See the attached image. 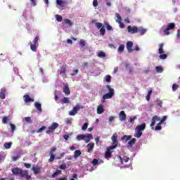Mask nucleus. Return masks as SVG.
Listing matches in <instances>:
<instances>
[{
  "label": "nucleus",
  "mask_w": 180,
  "mask_h": 180,
  "mask_svg": "<svg viewBox=\"0 0 180 180\" xmlns=\"http://www.w3.org/2000/svg\"><path fill=\"white\" fill-rule=\"evenodd\" d=\"M146 130V123H142L139 125H137L135 128L134 137L136 139H140L143 136V131Z\"/></svg>",
  "instance_id": "obj_1"
},
{
  "label": "nucleus",
  "mask_w": 180,
  "mask_h": 180,
  "mask_svg": "<svg viewBox=\"0 0 180 180\" xmlns=\"http://www.w3.org/2000/svg\"><path fill=\"white\" fill-rule=\"evenodd\" d=\"M76 139L77 140H78V141H81V140H84L85 143H89V141H91V140L94 139V136L91 135V134H87L86 135L80 134L77 135Z\"/></svg>",
  "instance_id": "obj_2"
},
{
  "label": "nucleus",
  "mask_w": 180,
  "mask_h": 180,
  "mask_svg": "<svg viewBox=\"0 0 180 180\" xmlns=\"http://www.w3.org/2000/svg\"><path fill=\"white\" fill-rule=\"evenodd\" d=\"M166 120H167L166 115L163 116L162 119L158 115H155L152 118V122L150 123V127H153V126H155V122H160L159 123L162 124V123H164V122H165Z\"/></svg>",
  "instance_id": "obj_3"
},
{
  "label": "nucleus",
  "mask_w": 180,
  "mask_h": 180,
  "mask_svg": "<svg viewBox=\"0 0 180 180\" xmlns=\"http://www.w3.org/2000/svg\"><path fill=\"white\" fill-rule=\"evenodd\" d=\"M105 87L108 89L109 92L103 96V99H112L115 96V89L110 87V85H106Z\"/></svg>",
  "instance_id": "obj_4"
},
{
  "label": "nucleus",
  "mask_w": 180,
  "mask_h": 180,
  "mask_svg": "<svg viewBox=\"0 0 180 180\" xmlns=\"http://www.w3.org/2000/svg\"><path fill=\"white\" fill-rule=\"evenodd\" d=\"M91 23H95V26L97 29H100V34L101 36H105V33H106V30L105 27H103V24L101 22H96V20H93Z\"/></svg>",
  "instance_id": "obj_5"
},
{
  "label": "nucleus",
  "mask_w": 180,
  "mask_h": 180,
  "mask_svg": "<svg viewBox=\"0 0 180 180\" xmlns=\"http://www.w3.org/2000/svg\"><path fill=\"white\" fill-rule=\"evenodd\" d=\"M57 127H58V123H52V124L48 127V130H46V134H53V133H54V131L56 130V129H57Z\"/></svg>",
  "instance_id": "obj_6"
},
{
  "label": "nucleus",
  "mask_w": 180,
  "mask_h": 180,
  "mask_svg": "<svg viewBox=\"0 0 180 180\" xmlns=\"http://www.w3.org/2000/svg\"><path fill=\"white\" fill-rule=\"evenodd\" d=\"M175 29V23L170 22L167 25V27L164 30L163 33L168 36L169 34V30H174Z\"/></svg>",
  "instance_id": "obj_7"
},
{
  "label": "nucleus",
  "mask_w": 180,
  "mask_h": 180,
  "mask_svg": "<svg viewBox=\"0 0 180 180\" xmlns=\"http://www.w3.org/2000/svg\"><path fill=\"white\" fill-rule=\"evenodd\" d=\"M20 176L21 178H25L27 180L32 179V176L29 175V170H23L21 169V172L20 173Z\"/></svg>",
  "instance_id": "obj_8"
},
{
  "label": "nucleus",
  "mask_w": 180,
  "mask_h": 180,
  "mask_svg": "<svg viewBox=\"0 0 180 180\" xmlns=\"http://www.w3.org/2000/svg\"><path fill=\"white\" fill-rule=\"evenodd\" d=\"M56 151H57V148L53 147L51 148L49 153L50 158L49 159V162H53V161L56 160V155H54V153H56Z\"/></svg>",
  "instance_id": "obj_9"
},
{
  "label": "nucleus",
  "mask_w": 180,
  "mask_h": 180,
  "mask_svg": "<svg viewBox=\"0 0 180 180\" xmlns=\"http://www.w3.org/2000/svg\"><path fill=\"white\" fill-rule=\"evenodd\" d=\"M111 140L112 141V146H110V148H116L117 144H119V141H117V134H114L111 137Z\"/></svg>",
  "instance_id": "obj_10"
},
{
  "label": "nucleus",
  "mask_w": 180,
  "mask_h": 180,
  "mask_svg": "<svg viewBox=\"0 0 180 180\" xmlns=\"http://www.w3.org/2000/svg\"><path fill=\"white\" fill-rule=\"evenodd\" d=\"M138 28L139 27L137 26L129 25L127 27L128 33H131V34H135V33H137Z\"/></svg>",
  "instance_id": "obj_11"
},
{
  "label": "nucleus",
  "mask_w": 180,
  "mask_h": 180,
  "mask_svg": "<svg viewBox=\"0 0 180 180\" xmlns=\"http://www.w3.org/2000/svg\"><path fill=\"white\" fill-rule=\"evenodd\" d=\"M79 109V105L75 106L72 110L69 112L70 116H75L78 113V110Z\"/></svg>",
  "instance_id": "obj_12"
},
{
  "label": "nucleus",
  "mask_w": 180,
  "mask_h": 180,
  "mask_svg": "<svg viewBox=\"0 0 180 180\" xmlns=\"http://www.w3.org/2000/svg\"><path fill=\"white\" fill-rule=\"evenodd\" d=\"M112 150H115V148H110V146L107 148V150L105 153V158H112Z\"/></svg>",
  "instance_id": "obj_13"
},
{
  "label": "nucleus",
  "mask_w": 180,
  "mask_h": 180,
  "mask_svg": "<svg viewBox=\"0 0 180 180\" xmlns=\"http://www.w3.org/2000/svg\"><path fill=\"white\" fill-rule=\"evenodd\" d=\"M23 101L25 102V103H29L30 102H34V99L30 98V96L29 94H25L23 96Z\"/></svg>",
  "instance_id": "obj_14"
},
{
  "label": "nucleus",
  "mask_w": 180,
  "mask_h": 180,
  "mask_svg": "<svg viewBox=\"0 0 180 180\" xmlns=\"http://www.w3.org/2000/svg\"><path fill=\"white\" fill-rule=\"evenodd\" d=\"M133 47V41H129L127 42V50L129 51V53H133L134 51V49H131Z\"/></svg>",
  "instance_id": "obj_15"
},
{
  "label": "nucleus",
  "mask_w": 180,
  "mask_h": 180,
  "mask_svg": "<svg viewBox=\"0 0 180 180\" xmlns=\"http://www.w3.org/2000/svg\"><path fill=\"white\" fill-rule=\"evenodd\" d=\"M119 117L121 122H124V120H126V118L127 117V115H126V112L122 110L119 113Z\"/></svg>",
  "instance_id": "obj_16"
},
{
  "label": "nucleus",
  "mask_w": 180,
  "mask_h": 180,
  "mask_svg": "<svg viewBox=\"0 0 180 180\" xmlns=\"http://www.w3.org/2000/svg\"><path fill=\"white\" fill-rule=\"evenodd\" d=\"M22 171V169L19 167H15L11 169V172L15 176L20 175V172Z\"/></svg>",
  "instance_id": "obj_17"
},
{
  "label": "nucleus",
  "mask_w": 180,
  "mask_h": 180,
  "mask_svg": "<svg viewBox=\"0 0 180 180\" xmlns=\"http://www.w3.org/2000/svg\"><path fill=\"white\" fill-rule=\"evenodd\" d=\"M66 72H67V68H65V66H61L60 75H61L63 77H65V78H67V76L65 75Z\"/></svg>",
  "instance_id": "obj_18"
},
{
  "label": "nucleus",
  "mask_w": 180,
  "mask_h": 180,
  "mask_svg": "<svg viewBox=\"0 0 180 180\" xmlns=\"http://www.w3.org/2000/svg\"><path fill=\"white\" fill-rule=\"evenodd\" d=\"M56 4L59 6H62V7L67 6V5H68V3L66 1H63V0H56Z\"/></svg>",
  "instance_id": "obj_19"
},
{
  "label": "nucleus",
  "mask_w": 180,
  "mask_h": 180,
  "mask_svg": "<svg viewBox=\"0 0 180 180\" xmlns=\"http://www.w3.org/2000/svg\"><path fill=\"white\" fill-rule=\"evenodd\" d=\"M146 32L147 29H145L143 27H138L137 33H139L141 36H143V34H146Z\"/></svg>",
  "instance_id": "obj_20"
},
{
  "label": "nucleus",
  "mask_w": 180,
  "mask_h": 180,
  "mask_svg": "<svg viewBox=\"0 0 180 180\" xmlns=\"http://www.w3.org/2000/svg\"><path fill=\"white\" fill-rule=\"evenodd\" d=\"M32 171H33V172L35 175H37V174H40V172L41 171V168L39 167V166L33 167H32Z\"/></svg>",
  "instance_id": "obj_21"
},
{
  "label": "nucleus",
  "mask_w": 180,
  "mask_h": 180,
  "mask_svg": "<svg viewBox=\"0 0 180 180\" xmlns=\"http://www.w3.org/2000/svg\"><path fill=\"white\" fill-rule=\"evenodd\" d=\"M95 147V144L94 143H89L87 145V153H92L94 151V148Z\"/></svg>",
  "instance_id": "obj_22"
},
{
  "label": "nucleus",
  "mask_w": 180,
  "mask_h": 180,
  "mask_svg": "<svg viewBox=\"0 0 180 180\" xmlns=\"http://www.w3.org/2000/svg\"><path fill=\"white\" fill-rule=\"evenodd\" d=\"M119 158L121 164H123V162H129V160H130V158L127 156H123V158H122L121 156H119Z\"/></svg>",
  "instance_id": "obj_23"
},
{
  "label": "nucleus",
  "mask_w": 180,
  "mask_h": 180,
  "mask_svg": "<svg viewBox=\"0 0 180 180\" xmlns=\"http://www.w3.org/2000/svg\"><path fill=\"white\" fill-rule=\"evenodd\" d=\"M63 92L66 95H70V94H71V91L70 90V87H68V84H66L63 86Z\"/></svg>",
  "instance_id": "obj_24"
},
{
  "label": "nucleus",
  "mask_w": 180,
  "mask_h": 180,
  "mask_svg": "<svg viewBox=\"0 0 180 180\" xmlns=\"http://www.w3.org/2000/svg\"><path fill=\"white\" fill-rule=\"evenodd\" d=\"M6 94V89H1L0 90V99H5Z\"/></svg>",
  "instance_id": "obj_25"
},
{
  "label": "nucleus",
  "mask_w": 180,
  "mask_h": 180,
  "mask_svg": "<svg viewBox=\"0 0 180 180\" xmlns=\"http://www.w3.org/2000/svg\"><path fill=\"white\" fill-rule=\"evenodd\" d=\"M105 112V110L103 109V105H100L97 107V113L98 115H102Z\"/></svg>",
  "instance_id": "obj_26"
},
{
  "label": "nucleus",
  "mask_w": 180,
  "mask_h": 180,
  "mask_svg": "<svg viewBox=\"0 0 180 180\" xmlns=\"http://www.w3.org/2000/svg\"><path fill=\"white\" fill-rule=\"evenodd\" d=\"M34 106L38 112H42L43 110L41 109V104L40 103L36 101L34 103Z\"/></svg>",
  "instance_id": "obj_27"
},
{
  "label": "nucleus",
  "mask_w": 180,
  "mask_h": 180,
  "mask_svg": "<svg viewBox=\"0 0 180 180\" xmlns=\"http://www.w3.org/2000/svg\"><path fill=\"white\" fill-rule=\"evenodd\" d=\"M9 120H11V116H4L2 119V123L6 124Z\"/></svg>",
  "instance_id": "obj_28"
},
{
  "label": "nucleus",
  "mask_w": 180,
  "mask_h": 180,
  "mask_svg": "<svg viewBox=\"0 0 180 180\" xmlns=\"http://www.w3.org/2000/svg\"><path fill=\"white\" fill-rule=\"evenodd\" d=\"M158 53L159 54H162V53H164V43H161L159 44Z\"/></svg>",
  "instance_id": "obj_29"
},
{
  "label": "nucleus",
  "mask_w": 180,
  "mask_h": 180,
  "mask_svg": "<svg viewBox=\"0 0 180 180\" xmlns=\"http://www.w3.org/2000/svg\"><path fill=\"white\" fill-rule=\"evenodd\" d=\"M121 140H125L126 143H127V141H129V140H131V135H124V136H122L121 138Z\"/></svg>",
  "instance_id": "obj_30"
},
{
  "label": "nucleus",
  "mask_w": 180,
  "mask_h": 180,
  "mask_svg": "<svg viewBox=\"0 0 180 180\" xmlns=\"http://www.w3.org/2000/svg\"><path fill=\"white\" fill-rule=\"evenodd\" d=\"M81 155V150H76L74 152V158L77 159L78 158V157H79Z\"/></svg>",
  "instance_id": "obj_31"
},
{
  "label": "nucleus",
  "mask_w": 180,
  "mask_h": 180,
  "mask_svg": "<svg viewBox=\"0 0 180 180\" xmlns=\"http://www.w3.org/2000/svg\"><path fill=\"white\" fill-rule=\"evenodd\" d=\"M136 141H137V139L134 138L131 140L129 141L128 144L130 147H131L134 144L136 143Z\"/></svg>",
  "instance_id": "obj_32"
},
{
  "label": "nucleus",
  "mask_w": 180,
  "mask_h": 180,
  "mask_svg": "<svg viewBox=\"0 0 180 180\" xmlns=\"http://www.w3.org/2000/svg\"><path fill=\"white\" fill-rule=\"evenodd\" d=\"M115 16L117 18V20H116L117 23H120L122 22V16H120V14L116 13Z\"/></svg>",
  "instance_id": "obj_33"
},
{
  "label": "nucleus",
  "mask_w": 180,
  "mask_h": 180,
  "mask_svg": "<svg viewBox=\"0 0 180 180\" xmlns=\"http://www.w3.org/2000/svg\"><path fill=\"white\" fill-rule=\"evenodd\" d=\"M155 103H156L157 106H158V108H162V101H161L160 99H157L155 101Z\"/></svg>",
  "instance_id": "obj_34"
},
{
  "label": "nucleus",
  "mask_w": 180,
  "mask_h": 180,
  "mask_svg": "<svg viewBox=\"0 0 180 180\" xmlns=\"http://www.w3.org/2000/svg\"><path fill=\"white\" fill-rule=\"evenodd\" d=\"M151 94H153V89H150L148 91V93L146 96V101H150V99L151 98Z\"/></svg>",
  "instance_id": "obj_35"
},
{
  "label": "nucleus",
  "mask_w": 180,
  "mask_h": 180,
  "mask_svg": "<svg viewBox=\"0 0 180 180\" xmlns=\"http://www.w3.org/2000/svg\"><path fill=\"white\" fill-rule=\"evenodd\" d=\"M118 53H123V51H124V44H120L118 50H117Z\"/></svg>",
  "instance_id": "obj_36"
},
{
  "label": "nucleus",
  "mask_w": 180,
  "mask_h": 180,
  "mask_svg": "<svg viewBox=\"0 0 180 180\" xmlns=\"http://www.w3.org/2000/svg\"><path fill=\"white\" fill-rule=\"evenodd\" d=\"M37 45H36L35 44H32L30 45V49L32 50V51H37Z\"/></svg>",
  "instance_id": "obj_37"
},
{
  "label": "nucleus",
  "mask_w": 180,
  "mask_h": 180,
  "mask_svg": "<svg viewBox=\"0 0 180 180\" xmlns=\"http://www.w3.org/2000/svg\"><path fill=\"white\" fill-rule=\"evenodd\" d=\"M104 25H105L107 30H113V28L108 23V22L104 21Z\"/></svg>",
  "instance_id": "obj_38"
},
{
  "label": "nucleus",
  "mask_w": 180,
  "mask_h": 180,
  "mask_svg": "<svg viewBox=\"0 0 180 180\" xmlns=\"http://www.w3.org/2000/svg\"><path fill=\"white\" fill-rule=\"evenodd\" d=\"M65 23L69 26H72V22L68 18L65 19Z\"/></svg>",
  "instance_id": "obj_39"
},
{
  "label": "nucleus",
  "mask_w": 180,
  "mask_h": 180,
  "mask_svg": "<svg viewBox=\"0 0 180 180\" xmlns=\"http://www.w3.org/2000/svg\"><path fill=\"white\" fill-rule=\"evenodd\" d=\"M105 82H110L112 81V77L109 75H107L105 77Z\"/></svg>",
  "instance_id": "obj_40"
},
{
  "label": "nucleus",
  "mask_w": 180,
  "mask_h": 180,
  "mask_svg": "<svg viewBox=\"0 0 180 180\" xmlns=\"http://www.w3.org/2000/svg\"><path fill=\"white\" fill-rule=\"evenodd\" d=\"M4 147H5V148H6L7 150H9V148H11V147H12V142L6 143L4 144Z\"/></svg>",
  "instance_id": "obj_41"
},
{
  "label": "nucleus",
  "mask_w": 180,
  "mask_h": 180,
  "mask_svg": "<svg viewBox=\"0 0 180 180\" xmlns=\"http://www.w3.org/2000/svg\"><path fill=\"white\" fill-rule=\"evenodd\" d=\"M57 22H63V16L60 15H56L55 16Z\"/></svg>",
  "instance_id": "obj_42"
},
{
  "label": "nucleus",
  "mask_w": 180,
  "mask_h": 180,
  "mask_svg": "<svg viewBox=\"0 0 180 180\" xmlns=\"http://www.w3.org/2000/svg\"><path fill=\"white\" fill-rule=\"evenodd\" d=\"M62 103H70V98H68L67 97H64L62 99Z\"/></svg>",
  "instance_id": "obj_43"
},
{
  "label": "nucleus",
  "mask_w": 180,
  "mask_h": 180,
  "mask_svg": "<svg viewBox=\"0 0 180 180\" xmlns=\"http://www.w3.org/2000/svg\"><path fill=\"white\" fill-rule=\"evenodd\" d=\"M161 124L160 122L158 123V124L156 125V127H155V130L157 131L158 130H161L162 129V127H161Z\"/></svg>",
  "instance_id": "obj_44"
},
{
  "label": "nucleus",
  "mask_w": 180,
  "mask_h": 180,
  "mask_svg": "<svg viewBox=\"0 0 180 180\" xmlns=\"http://www.w3.org/2000/svg\"><path fill=\"white\" fill-rule=\"evenodd\" d=\"M155 70H156L157 72H162V71H164V69H162V67H161V66H157L155 68Z\"/></svg>",
  "instance_id": "obj_45"
},
{
  "label": "nucleus",
  "mask_w": 180,
  "mask_h": 180,
  "mask_svg": "<svg viewBox=\"0 0 180 180\" xmlns=\"http://www.w3.org/2000/svg\"><path fill=\"white\" fill-rule=\"evenodd\" d=\"M79 44L81 46V47H85V46H86V43L85 42V41L84 39H81L79 41Z\"/></svg>",
  "instance_id": "obj_46"
},
{
  "label": "nucleus",
  "mask_w": 180,
  "mask_h": 180,
  "mask_svg": "<svg viewBox=\"0 0 180 180\" xmlns=\"http://www.w3.org/2000/svg\"><path fill=\"white\" fill-rule=\"evenodd\" d=\"M59 174H61V170H56V172L52 174V177L56 178Z\"/></svg>",
  "instance_id": "obj_47"
},
{
  "label": "nucleus",
  "mask_w": 180,
  "mask_h": 180,
  "mask_svg": "<svg viewBox=\"0 0 180 180\" xmlns=\"http://www.w3.org/2000/svg\"><path fill=\"white\" fill-rule=\"evenodd\" d=\"M179 88V85H178L176 84H174L172 85V91H176Z\"/></svg>",
  "instance_id": "obj_48"
},
{
  "label": "nucleus",
  "mask_w": 180,
  "mask_h": 180,
  "mask_svg": "<svg viewBox=\"0 0 180 180\" xmlns=\"http://www.w3.org/2000/svg\"><path fill=\"white\" fill-rule=\"evenodd\" d=\"M167 57H168V56L165 53L160 55V58H161V60H165Z\"/></svg>",
  "instance_id": "obj_49"
},
{
  "label": "nucleus",
  "mask_w": 180,
  "mask_h": 180,
  "mask_svg": "<svg viewBox=\"0 0 180 180\" xmlns=\"http://www.w3.org/2000/svg\"><path fill=\"white\" fill-rule=\"evenodd\" d=\"M137 117H131L129 120H128L129 123H133L134 120H136Z\"/></svg>",
  "instance_id": "obj_50"
},
{
  "label": "nucleus",
  "mask_w": 180,
  "mask_h": 180,
  "mask_svg": "<svg viewBox=\"0 0 180 180\" xmlns=\"http://www.w3.org/2000/svg\"><path fill=\"white\" fill-rule=\"evenodd\" d=\"M86 129H88V123L86 122L83 124L82 127V130L85 131L86 130Z\"/></svg>",
  "instance_id": "obj_51"
},
{
  "label": "nucleus",
  "mask_w": 180,
  "mask_h": 180,
  "mask_svg": "<svg viewBox=\"0 0 180 180\" xmlns=\"http://www.w3.org/2000/svg\"><path fill=\"white\" fill-rule=\"evenodd\" d=\"M98 57H106V53H105V52H103V51H101V52L98 53Z\"/></svg>",
  "instance_id": "obj_52"
},
{
  "label": "nucleus",
  "mask_w": 180,
  "mask_h": 180,
  "mask_svg": "<svg viewBox=\"0 0 180 180\" xmlns=\"http://www.w3.org/2000/svg\"><path fill=\"white\" fill-rule=\"evenodd\" d=\"M39 36H37L35 38H34V39L33 40V41H32V43H33V44H36V45H37L38 44V43H37V41H39Z\"/></svg>",
  "instance_id": "obj_53"
},
{
  "label": "nucleus",
  "mask_w": 180,
  "mask_h": 180,
  "mask_svg": "<svg viewBox=\"0 0 180 180\" xmlns=\"http://www.w3.org/2000/svg\"><path fill=\"white\" fill-rule=\"evenodd\" d=\"M65 155V153H60L58 157L56 158V160H60V158H63Z\"/></svg>",
  "instance_id": "obj_54"
},
{
  "label": "nucleus",
  "mask_w": 180,
  "mask_h": 180,
  "mask_svg": "<svg viewBox=\"0 0 180 180\" xmlns=\"http://www.w3.org/2000/svg\"><path fill=\"white\" fill-rule=\"evenodd\" d=\"M98 164H99V160H98L97 159H94L92 161V165H98Z\"/></svg>",
  "instance_id": "obj_55"
},
{
  "label": "nucleus",
  "mask_w": 180,
  "mask_h": 180,
  "mask_svg": "<svg viewBox=\"0 0 180 180\" xmlns=\"http://www.w3.org/2000/svg\"><path fill=\"white\" fill-rule=\"evenodd\" d=\"M46 129V126H43L41 128H39L38 129V131H37V133H41V131H44V130Z\"/></svg>",
  "instance_id": "obj_56"
},
{
  "label": "nucleus",
  "mask_w": 180,
  "mask_h": 180,
  "mask_svg": "<svg viewBox=\"0 0 180 180\" xmlns=\"http://www.w3.org/2000/svg\"><path fill=\"white\" fill-rule=\"evenodd\" d=\"M10 126L11 128V131L14 132L16 129V126L12 123L10 124Z\"/></svg>",
  "instance_id": "obj_57"
},
{
  "label": "nucleus",
  "mask_w": 180,
  "mask_h": 180,
  "mask_svg": "<svg viewBox=\"0 0 180 180\" xmlns=\"http://www.w3.org/2000/svg\"><path fill=\"white\" fill-rule=\"evenodd\" d=\"M79 70L78 69H75L73 70V73L71 74L72 77H74L75 75H77Z\"/></svg>",
  "instance_id": "obj_58"
},
{
  "label": "nucleus",
  "mask_w": 180,
  "mask_h": 180,
  "mask_svg": "<svg viewBox=\"0 0 180 180\" xmlns=\"http://www.w3.org/2000/svg\"><path fill=\"white\" fill-rule=\"evenodd\" d=\"M60 169H67V165L65 164H62L59 166Z\"/></svg>",
  "instance_id": "obj_59"
},
{
  "label": "nucleus",
  "mask_w": 180,
  "mask_h": 180,
  "mask_svg": "<svg viewBox=\"0 0 180 180\" xmlns=\"http://www.w3.org/2000/svg\"><path fill=\"white\" fill-rule=\"evenodd\" d=\"M25 120L27 123H30V122H32V118L30 117H25Z\"/></svg>",
  "instance_id": "obj_60"
},
{
  "label": "nucleus",
  "mask_w": 180,
  "mask_h": 180,
  "mask_svg": "<svg viewBox=\"0 0 180 180\" xmlns=\"http://www.w3.org/2000/svg\"><path fill=\"white\" fill-rule=\"evenodd\" d=\"M118 23L120 25V29H124V27H125L124 23L122 22V21Z\"/></svg>",
  "instance_id": "obj_61"
},
{
  "label": "nucleus",
  "mask_w": 180,
  "mask_h": 180,
  "mask_svg": "<svg viewBox=\"0 0 180 180\" xmlns=\"http://www.w3.org/2000/svg\"><path fill=\"white\" fill-rule=\"evenodd\" d=\"M93 6H94V8H96V6H98V0L93 1Z\"/></svg>",
  "instance_id": "obj_62"
},
{
  "label": "nucleus",
  "mask_w": 180,
  "mask_h": 180,
  "mask_svg": "<svg viewBox=\"0 0 180 180\" xmlns=\"http://www.w3.org/2000/svg\"><path fill=\"white\" fill-rule=\"evenodd\" d=\"M32 6H36V0H30Z\"/></svg>",
  "instance_id": "obj_63"
},
{
  "label": "nucleus",
  "mask_w": 180,
  "mask_h": 180,
  "mask_svg": "<svg viewBox=\"0 0 180 180\" xmlns=\"http://www.w3.org/2000/svg\"><path fill=\"white\" fill-rule=\"evenodd\" d=\"M24 166L25 167V168H30L32 167V165L29 164V163H25Z\"/></svg>",
  "instance_id": "obj_64"
}]
</instances>
